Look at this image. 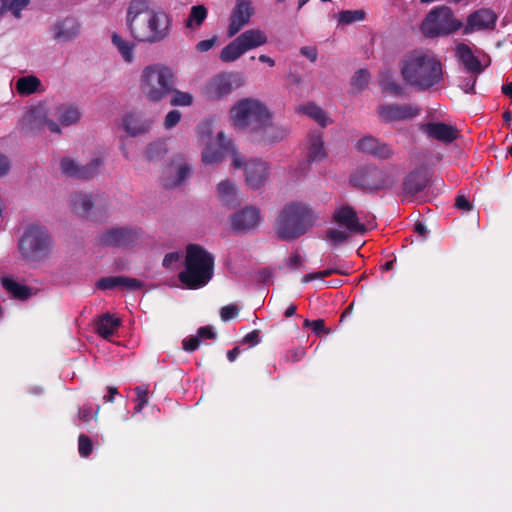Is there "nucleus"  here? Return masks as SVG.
<instances>
[{"label":"nucleus","instance_id":"obj_1","mask_svg":"<svg viewBox=\"0 0 512 512\" xmlns=\"http://www.w3.org/2000/svg\"><path fill=\"white\" fill-rule=\"evenodd\" d=\"M229 124L237 133L245 134L252 142L274 144L288 134V130L275 123L273 113L259 99L247 97L238 100L229 110Z\"/></svg>","mask_w":512,"mask_h":512},{"label":"nucleus","instance_id":"obj_2","mask_svg":"<svg viewBox=\"0 0 512 512\" xmlns=\"http://www.w3.org/2000/svg\"><path fill=\"white\" fill-rule=\"evenodd\" d=\"M126 26L136 41L156 44L169 37L172 19L168 13L152 8L146 1L134 0L126 12Z\"/></svg>","mask_w":512,"mask_h":512},{"label":"nucleus","instance_id":"obj_3","mask_svg":"<svg viewBox=\"0 0 512 512\" xmlns=\"http://www.w3.org/2000/svg\"><path fill=\"white\" fill-rule=\"evenodd\" d=\"M403 80L417 90L426 91L443 83V67L438 57L428 50H414L399 63Z\"/></svg>","mask_w":512,"mask_h":512},{"label":"nucleus","instance_id":"obj_4","mask_svg":"<svg viewBox=\"0 0 512 512\" xmlns=\"http://www.w3.org/2000/svg\"><path fill=\"white\" fill-rule=\"evenodd\" d=\"M318 220V215L303 202L292 201L279 211L273 230L281 241H293L305 235Z\"/></svg>","mask_w":512,"mask_h":512},{"label":"nucleus","instance_id":"obj_5","mask_svg":"<svg viewBox=\"0 0 512 512\" xmlns=\"http://www.w3.org/2000/svg\"><path fill=\"white\" fill-rule=\"evenodd\" d=\"M184 265L178 279L188 289L202 288L213 277L214 256L199 244L187 245Z\"/></svg>","mask_w":512,"mask_h":512},{"label":"nucleus","instance_id":"obj_6","mask_svg":"<svg viewBox=\"0 0 512 512\" xmlns=\"http://www.w3.org/2000/svg\"><path fill=\"white\" fill-rule=\"evenodd\" d=\"M174 86L172 69L160 63L147 65L139 77L140 92L149 102H160L172 93Z\"/></svg>","mask_w":512,"mask_h":512},{"label":"nucleus","instance_id":"obj_7","mask_svg":"<svg viewBox=\"0 0 512 512\" xmlns=\"http://www.w3.org/2000/svg\"><path fill=\"white\" fill-rule=\"evenodd\" d=\"M17 246L24 261L38 263L50 257L53 239L45 226L31 224L24 229Z\"/></svg>","mask_w":512,"mask_h":512},{"label":"nucleus","instance_id":"obj_8","mask_svg":"<svg viewBox=\"0 0 512 512\" xmlns=\"http://www.w3.org/2000/svg\"><path fill=\"white\" fill-rule=\"evenodd\" d=\"M399 172L393 165L379 167L374 163L361 165L350 177L353 187L368 191L392 188L398 181Z\"/></svg>","mask_w":512,"mask_h":512},{"label":"nucleus","instance_id":"obj_9","mask_svg":"<svg viewBox=\"0 0 512 512\" xmlns=\"http://www.w3.org/2000/svg\"><path fill=\"white\" fill-rule=\"evenodd\" d=\"M267 41L268 37L264 31L260 29L246 30L222 49L220 60L225 63L233 62L247 51L265 45Z\"/></svg>","mask_w":512,"mask_h":512},{"label":"nucleus","instance_id":"obj_10","mask_svg":"<svg viewBox=\"0 0 512 512\" xmlns=\"http://www.w3.org/2000/svg\"><path fill=\"white\" fill-rule=\"evenodd\" d=\"M51 107L47 103H39L31 107L20 119L21 131L29 134L40 133L44 127L50 132L61 134L60 125L51 119Z\"/></svg>","mask_w":512,"mask_h":512},{"label":"nucleus","instance_id":"obj_11","mask_svg":"<svg viewBox=\"0 0 512 512\" xmlns=\"http://www.w3.org/2000/svg\"><path fill=\"white\" fill-rule=\"evenodd\" d=\"M462 27V22L453 17L450 8L441 6L432 10L422 23L421 29L426 36L446 35Z\"/></svg>","mask_w":512,"mask_h":512},{"label":"nucleus","instance_id":"obj_12","mask_svg":"<svg viewBox=\"0 0 512 512\" xmlns=\"http://www.w3.org/2000/svg\"><path fill=\"white\" fill-rule=\"evenodd\" d=\"M70 204L74 213L91 220L102 217L107 210V205L102 203V197L99 194L73 193L70 196Z\"/></svg>","mask_w":512,"mask_h":512},{"label":"nucleus","instance_id":"obj_13","mask_svg":"<svg viewBox=\"0 0 512 512\" xmlns=\"http://www.w3.org/2000/svg\"><path fill=\"white\" fill-rule=\"evenodd\" d=\"M140 236V228L123 226L106 230L99 236V241L104 246L125 248L135 244Z\"/></svg>","mask_w":512,"mask_h":512},{"label":"nucleus","instance_id":"obj_14","mask_svg":"<svg viewBox=\"0 0 512 512\" xmlns=\"http://www.w3.org/2000/svg\"><path fill=\"white\" fill-rule=\"evenodd\" d=\"M237 75L232 73H221L211 78L202 89L203 96L209 101L220 100L228 96L235 87L241 85L236 83Z\"/></svg>","mask_w":512,"mask_h":512},{"label":"nucleus","instance_id":"obj_15","mask_svg":"<svg viewBox=\"0 0 512 512\" xmlns=\"http://www.w3.org/2000/svg\"><path fill=\"white\" fill-rule=\"evenodd\" d=\"M432 172L427 164L422 163L410 171L403 179L402 191L407 197H414L428 185Z\"/></svg>","mask_w":512,"mask_h":512},{"label":"nucleus","instance_id":"obj_16","mask_svg":"<svg viewBox=\"0 0 512 512\" xmlns=\"http://www.w3.org/2000/svg\"><path fill=\"white\" fill-rule=\"evenodd\" d=\"M261 221V211L258 207L245 206L231 216V228L238 233H248L257 229Z\"/></svg>","mask_w":512,"mask_h":512},{"label":"nucleus","instance_id":"obj_17","mask_svg":"<svg viewBox=\"0 0 512 512\" xmlns=\"http://www.w3.org/2000/svg\"><path fill=\"white\" fill-rule=\"evenodd\" d=\"M377 113L383 122H394L412 119L420 114V108L411 104H382Z\"/></svg>","mask_w":512,"mask_h":512},{"label":"nucleus","instance_id":"obj_18","mask_svg":"<svg viewBox=\"0 0 512 512\" xmlns=\"http://www.w3.org/2000/svg\"><path fill=\"white\" fill-rule=\"evenodd\" d=\"M253 14L254 8L250 0H237L230 15L227 36H235L246 24L249 23Z\"/></svg>","mask_w":512,"mask_h":512},{"label":"nucleus","instance_id":"obj_19","mask_svg":"<svg viewBox=\"0 0 512 512\" xmlns=\"http://www.w3.org/2000/svg\"><path fill=\"white\" fill-rule=\"evenodd\" d=\"M210 149L212 160H240V153L234 139L223 131L217 133Z\"/></svg>","mask_w":512,"mask_h":512},{"label":"nucleus","instance_id":"obj_20","mask_svg":"<svg viewBox=\"0 0 512 512\" xmlns=\"http://www.w3.org/2000/svg\"><path fill=\"white\" fill-rule=\"evenodd\" d=\"M101 162H60V171L66 178L89 180L100 171Z\"/></svg>","mask_w":512,"mask_h":512},{"label":"nucleus","instance_id":"obj_21","mask_svg":"<svg viewBox=\"0 0 512 512\" xmlns=\"http://www.w3.org/2000/svg\"><path fill=\"white\" fill-rule=\"evenodd\" d=\"M332 221L339 226L345 227L353 234H364L366 232L365 225L360 223L355 209L350 205L336 208L332 214Z\"/></svg>","mask_w":512,"mask_h":512},{"label":"nucleus","instance_id":"obj_22","mask_svg":"<svg viewBox=\"0 0 512 512\" xmlns=\"http://www.w3.org/2000/svg\"><path fill=\"white\" fill-rule=\"evenodd\" d=\"M233 167L244 168L246 183L252 189H259L267 179V162H233Z\"/></svg>","mask_w":512,"mask_h":512},{"label":"nucleus","instance_id":"obj_23","mask_svg":"<svg viewBox=\"0 0 512 512\" xmlns=\"http://www.w3.org/2000/svg\"><path fill=\"white\" fill-rule=\"evenodd\" d=\"M52 37L58 43H68L80 34V24L72 17L56 21L51 27Z\"/></svg>","mask_w":512,"mask_h":512},{"label":"nucleus","instance_id":"obj_24","mask_svg":"<svg viewBox=\"0 0 512 512\" xmlns=\"http://www.w3.org/2000/svg\"><path fill=\"white\" fill-rule=\"evenodd\" d=\"M423 131L429 138L442 143H451L460 137L459 130L450 124L442 122H432L423 126Z\"/></svg>","mask_w":512,"mask_h":512},{"label":"nucleus","instance_id":"obj_25","mask_svg":"<svg viewBox=\"0 0 512 512\" xmlns=\"http://www.w3.org/2000/svg\"><path fill=\"white\" fill-rule=\"evenodd\" d=\"M497 16L490 9H480L470 14L467 19L464 33L468 34L474 30L493 29Z\"/></svg>","mask_w":512,"mask_h":512},{"label":"nucleus","instance_id":"obj_26","mask_svg":"<svg viewBox=\"0 0 512 512\" xmlns=\"http://www.w3.org/2000/svg\"><path fill=\"white\" fill-rule=\"evenodd\" d=\"M152 120L143 117L139 113H128L122 119V127L124 131L131 137H137L149 132L152 126Z\"/></svg>","mask_w":512,"mask_h":512},{"label":"nucleus","instance_id":"obj_27","mask_svg":"<svg viewBox=\"0 0 512 512\" xmlns=\"http://www.w3.org/2000/svg\"><path fill=\"white\" fill-rule=\"evenodd\" d=\"M357 149L369 156L387 159L393 156L387 144L380 142L372 136H366L357 143Z\"/></svg>","mask_w":512,"mask_h":512},{"label":"nucleus","instance_id":"obj_28","mask_svg":"<svg viewBox=\"0 0 512 512\" xmlns=\"http://www.w3.org/2000/svg\"><path fill=\"white\" fill-rule=\"evenodd\" d=\"M51 117L57 119L60 125L67 127L76 124L81 118V112L76 106L60 104L51 107Z\"/></svg>","mask_w":512,"mask_h":512},{"label":"nucleus","instance_id":"obj_29","mask_svg":"<svg viewBox=\"0 0 512 512\" xmlns=\"http://www.w3.org/2000/svg\"><path fill=\"white\" fill-rule=\"evenodd\" d=\"M457 56L464 65L465 69L471 74H480L483 67L477 57L473 54L472 50L466 44H459L457 46Z\"/></svg>","mask_w":512,"mask_h":512},{"label":"nucleus","instance_id":"obj_30","mask_svg":"<svg viewBox=\"0 0 512 512\" xmlns=\"http://www.w3.org/2000/svg\"><path fill=\"white\" fill-rule=\"evenodd\" d=\"M306 155L309 160H322L328 157L321 134H310L306 140Z\"/></svg>","mask_w":512,"mask_h":512},{"label":"nucleus","instance_id":"obj_31","mask_svg":"<svg viewBox=\"0 0 512 512\" xmlns=\"http://www.w3.org/2000/svg\"><path fill=\"white\" fill-rule=\"evenodd\" d=\"M176 172V175L173 179L169 176H163V185L166 188H174L180 185L190 174L191 168L187 165H181L179 167H174L173 162L169 163L164 171V174H170L172 172Z\"/></svg>","mask_w":512,"mask_h":512},{"label":"nucleus","instance_id":"obj_32","mask_svg":"<svg viewBox=\"0 0 512 512\" xmlns=\"http://www.w3.org/2000/svg\"><path fill=\"white\" fill-rule=\"evenodd\" d=\"M2 287L15 299L26 300L32 295L29 286L18 283L10 277H1Z\"/></svg>","mask_w":512,"mask_h":512},{"label":"nucleus","instance_id":"obj_33","mask_svg":"<svg viewBox=\"0 0 512 512\" xmlns=\"http://www.w3.org/2000/svg\"><path fill=\"white\" fill-rule=\"evenodd\" d=\"M120 325L121 321L119 318L106 313L102 315L96 323V331L104 339H109Z\"/></svg>","mask_w":512,"mask_h":512},{"label":"nucleus","instance_id":"obj_34","mask_svg":"<svg viewBox=\"0 0 512 512\" xmlns=\"http://www.w3.org/2000/svg\"><path fill=\"white\" fill-rule=\"evenodd\" d=\"M111 41L125 62H133L135 58V44L133 42L126 40L123 36L116 32L111 35Z\"/></svg>","mask_w":512,"mask_h":512},{"label":"nucleus","instance_id":"obj_35","mask_svg":"<svg viewBox=\"0 0 512 512\" xmlns=\"http://www.w3.org/2000/svg\"><path fill=\"white\" fill-rule=\"evenodd\" d=\"M218 196L224 206L235 207L239 205L240 200L237 196V190L228 180L221 181L217 187Z\"/></svg>","mask_w":512,"mask_h":512},{"label":"nucleus","instance_id":"obj_36","mask_svg":"<svg viewBox=\"0 0 512 512\" xmlns=\"http://www.w3.org/2000/svg\"><path fill=\"white\" fill-rule=\"evenodd\" d=\"M296 111L309 116L322 127H326L329 123L326 113L314 103L300 105L296 108Z\"/></svg>","mask_w":512,"mask_h":512},{"label":"nucleus","instance_id":"obj_37","mask_svg":"<svg viewBox=\"0 0 512 512\" xmlns=\"http://www.w3.org/2000/svg\"><path fill=\"white\" fill-rule=\"evenodd\" d=\"M208 11L204 5H195L190 9V14L185 21V26L188 29L199 28L206 20Z\"/></svg>","mask_w":512,"mask_h":512},{"label":"nucleus","instance_id":"obj_38","mask_svg":"<svg viewBox=\"0 0 512 512\" xmlns=\"http://www.w3.org/2000/svg\"><path fill=\"white\" fill-rule=\"evenodd\" d=\"M379 85L382 90L390 94L400 96L403 93L402 86L394 80L393 74L388 71H382L379 75Z\"/></svg>","mask_w":512,"mask_h":512},{"label":"nucleus","instance_id":"obj_39","mask_svg":"<svg viewBox=\"0 0 512 512\" xmlns=\"http://www.w3.org/2000/svg\"><path fill=\"white\" fill-rule=\"evenodd\" d=\"M41 81L35 76L21 77L16 82V90L21 95H30L38 90Z\"/></svg>","mask_w":512,"mask_h":512},{"label":"nucleus","instance_id":"obj_40","mask_svg":"<svg viewBox=\"0 0 512 512\" xmlns=\"http://www.w3.org/2000/svg\"><path fill=\"white\" fill-rule=\"evenodd\" d=\"M29 3V0H0V14L12 11L15 17H20V12Z\"/></svg>","mask_w":512,"mask_h":512},{"label":"nucleus","instance_id":"obj_41","mask_svg":"<svg viewBox=\"0 0 512 512\" xmlns=\"http://www.w3.org/2000/svg\"><path fill=\"white\" fill-rule=\"evenodd\" d=\"M365 15L366 14L363 10H345L338 14V22L340 24L348 25L364 20Z\"/></svg>","mask_w":512,"mask_h":512},{"label":"nucleus","instance_id":"obj_42","mask_svg":"<svg viewBox=\"0 0 512 512\" xmlns=\"http://www.w3.org/2000/svg\"><path fill=\"white\" fill-rule=\"evenodd\" d=\"M370 80V73L366 69H360L355 72L351 80V85L358 91L365 89Z\"/></svg>","mask_w":512,"mask_h":512},{"label":"nucleus","instance_id":"obj_43","mask_svg":"<svg viewBox=\"0 0 512 512\" xmlns=\"http://www.w3.org/2000/svg\"><path fill=\"white\" fill-rule=\"evenodd\" d=\"M170 104L172 106H190L193 102V96L188 92H182L173 88Z\"/></svg>","mask_w":512,"mask_h":512},{"label":"nucleus","instance_id":"obj_44","mask_svg":"<svg viewBox=\"0 0 512 512\" xmlns=\"http://www.w3.org/2000/svg\"><path fill=\"white\" fill-rule=\"evenodd\" d=\"M136 393V406L135 412L139 413L143 410V408L148 404V387L147 386H137L134 389Z\"/></svg>","mask_w":512,"mask_h":512},{"label":"nucleus","instance_id":"obj_45","mask_svg":"<svg viewBox=\"0 0 512 512\" xmlns=\"http://www.w3.org/2000/svg\"><path fill=\"white\" fill-rule=\"evenodd\" d=\"M144 282L136 278L120 276L119 287L128 291H135L143 288Z\"/></svg>","mask_w":512,"mask_h":512},{"label":"nucleus","instance_id":"obj_46","mask_svg":"<svg viewBox=\"0 0 512 512\" xmlns=\"http://www.w3.org/2000/svg\"><path fill=\"white\" fill-rule=\"evenodd\" d=\"M93 450V444L91 439L85 435L80 434L78 437V451L82 457H88Z\"/></svg>","mask_w":512,"mask_h":512},{"label":"nucleus","instance_id":"obj_47","mask_svg":"<svg viewBox=\"0 0 512 512\" xmlns=\"http://www.w3.org/2000/svg\"><path fill=\"white\" fill-rule=\"evenodd\" d=\"M119 281L120 276L103 277L97 281L96 286L101 290H111L116 287H119Z\"/></svg>","mask_w":512,"mask_h":512},{"label":"nucleus","instance_id":"obj_48","mask_svg":"<svg viewBox=\"0 0 512 512\" xmlns=\"http://www.w3.org/2000/svg\"><path fill=\"white\" fill-rule=\"evenodd\" d=\"M303 326L304 327H309L312 329V331L319 335L321 333H326L328 334L330 332L329 329H326L325 327V322L323 319H316V320H309V319H306L303 323Z\"/></svg>","mask_w":512,"mask_h":512},{"label":"nucleus","instance_id":"obj_49","mask_svg":"<svg viewBox=\"0 0 512 512\" xmlns=\"http://www.w3.org/2000/svg\"><path fill=\"white\" fill-rule=\"evenodd\" d=\"M99 412V407L93 412L92 408L88 405H84L78 411V418L83 423H89L92 419H96Z\"/></svg>","mask_w":512,"mask_h":512},{"label":"nucleus","instance_id":"obj_50","mask_svg":"<svg viewBox=\"0 0 512 512\" xmlns=\"http://www.w3.org/2000/svg\"><path fill=\"white\" fill-rule=\"evenodd\" d=\"M326 237L334 244L338 245L346 241L349 237L348 233L345 231L337 230V229H329L326 232Z\"/></svg>","mask_w":512,"mask_h":512},{"label":"nucleus","instance_id":"obj_51","mask_svg":"<svg viewBox=\"0 0 512 512\" xmlns=\"http://www.w3.org/2000/svg\"><path fill=\"white\" fill-rule=\"evenodd\" d=\"M238 314L239 308L234 304L223 306L220 309V317L224 322L234 319Z\"/></svg>","mask_w":512,"mask_h":512},{"label":"nucleus","instance_id":"obj_52","mask_svg":"<svg viewBox=\"0 0 512 512\" xmlns=\"http://www.w3.org/2000/svg\"><path fill=\"white\" fill-rule=\"evenodd\" d=\"M166 153L165 142L157 141L152 143L148 148V156L151 158L154 157H163Z\"/></svg>","mask_w":512,"mask_h":512},{"label":"nucleus","instance_id":"obj_53","mask_svg":"<svg viewBox=\"0 0 512 512\" xmlns=\"http://www.w3.org/2000/svg\"><path fill=\"white\" fill-rule=\"evenodd\" d=\"M182 114L179 110H171L168 112L164 119V127L166 129H171L176 126L181 120Z\"/></svg>","mask_w":512,"mask_h":512},{"label":"nucleus","instance_id":"obj_54","mask_svg":"<svg viewBox=\"0 0 512 512\" xmlns=\"http://www.w3.org/2000/svg\"><path fill=\"white\" fill-rule=\"evenodd\" d=\"M200 343H201V340H200L199 336L196 334L194 336H190L189 338H185L182 341V346L185 351L193 352L199 348Z\"/></svg>","mask_w":512,"mask_h":512},{"label":"nucleus","instance_id":"obj_55","mask_svg":"<svg viewBox=\"0 0 512 512\" xmlns=\"http://www.w3.org/2000/svg\"><path fill=\"white\" fill-rule=\"evenodd\" d=\"M478 74H472L462 80L460 87L465 93H473Z\"/></svg>","mask_w":512,"mask_h":512},{"label":"nucleus","instance_id":"obj_56","mask_svg":"<svg viewBox=\"0 0 512 512\" xmlns=\"http://www.w3.org/2000/svg\"><path fill=\"white\" fill-rule=\"evenodd\" d=\"M242 343L248 344L249 346H256L260 343V332L259 330H253L246 334L243 339Z\"/></svg>","mask_w":512,"mask_h":512},{"label":"nucleus","instance_id":"obj_57","mask_svg":"<svg viewBox=\"0 0 512 512\" xmlns=\"http://www.w3.org/2000/svg\"><path fill=\"white\" fill-rule=\"evenodd\" d=\"M455 207L459 210L470 211L473 206L464 195H458L455 200Z\"/></svg>","mask_w":512,"mask_h":512},{"label":"nucleus","instance_id":"obj_58","mask_svg":"<svg viewBox=\"0 0 512 512\" xmlns=\"http://www.w3.org/2000/svg\"><path fill=\"white\" fill-rule=\"evenodd\" d=\"M217 41V37H213L211 39H206V40H202L200 42L197 43L196 45V50L198 52H207L209 51L216 43Z\"/></svg>","mask_w":512,"mask_h":512},{"label":"nucleus","instance_id":"obj_59","mask_svg":"<svg viewBox=\"0 0 512 512\" xmlns=\"http://www.w3.org/2000/svg\"><path fill=\"white\" fill-rule=\"evenodd\" d=\"M197 335L201 339H214L216 338V333L213 331L211 326H201L197 330Z\"/></svg>","mask_w":512,"mask_h":512},{"label":"nucleus","instance_id":"obj_60","mask_svg":"<svg viewBox=\"0 0 512 512\" xmlns=\"http://www.w3.org/2000/svg\"><path fill=\"white\" fill-rule=\"evenodd\" d=\"M180 259V253L179 252H170L167 253L164 256L162 265L165 268H170L175 262H177Z\"/></svg>","mask_w":512,"mask_h":512},{"label":"nucleus","instance_id":"obj_61","mask_svg":"<svg viewBox=\"0 0 512 512\" xmlns=\"http://www.w3.org/2000/svg\"><path fill=\"white\" fill-rule=\"evenodd\" d=\"M287 265L290 269H293V270L299 269L301 267L302 259H301V255L299 254V252L296 251L291 254Z\"/></svg>","mask_w":512,"mask_h":512},{"label":"nucleus","instance_id":"obj_62","mask_svg":"<svg viewBox=\"0 0 512 512\" xmlns=\"http://www.w3.org/2000/svg\"><path fill=\"white\" fill-rule=\"evenodd\" d=\"M304 355H305L304 350H302V349H294V350L288 351L286 357H287L288 361L298 362V361H300L304 357Z\"/></svg>","mask_w":512,"mask_h":512},{"label":"nucleus","instance_id":"obj_63","mask_svg":"<svg viewBox=\"0 0 512 512\" xmlns=\"http://www.w3.org/2000/svg\"><path fill=\"white\" fill-rule=\"evenodd\" d=\"M300 52L303 56H305L312 62H314L317 58V49L315 47H302Z\"/></svg>","mask_w":512,"mask_h":512},{"label":"nucleus","instance_id":"obj_64","mask_svg":"<svg viewBox=\"0 0 512 512\" xmlns=\"http://www.w3.org/2000/svg\"><path fill=\"white\" fill-rule=\"evenodd\" d=\"M116 395H118L117 388L113 387V386H109V387H107V395H105L103 397V399L107 403H113Z\"/></svg>","mask_w":512,"mask_h":512}]
</instances>
